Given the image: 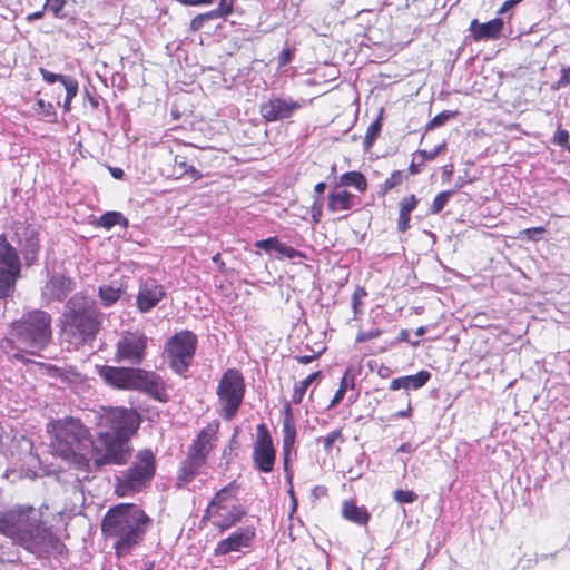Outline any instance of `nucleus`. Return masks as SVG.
<instances>
[{
  "label": "nucleus",
  "instance_id": "de8ad7c7",
  "mask_svg": "<svg viewBox=\"0 0 570 570\" xmlns=\"http://www.w3.org/2000/svg\"><path fill=\"white\" fill-rule=\"evenodd\" d=\"M343 434L340 430H334L323 439V445L326 451H330L336 441H343Z\"/></svg>",
  "mask_w": 570,
  "mask_h": 570
},
{
  "label": "nucleus",
  "instance_id": "4c0bfd02",
  "mask_svg": "<svg viewBox=\"0 0 570 570\" xmlns=\"http://www.w3.org/2000/svg\"><path fill=\"white\" fill-rule=\"evenodd\" d=\"M406 179V175L401 170H395L392 173V175L385 179L383 186H382V193H387L389 190L393 189L394 187L401 185L403 180Z\"/></svg>",
  "mask_w": 570,
  "mask_h": 570
},
{
  "label": "nucleus",
  "instance_id": "cd10ccee",
  "mask_svg": "<svg viewBox=\"0 0 570 570\" xmlns=\"http://www.w3.org/2000/svg\"><path fill=\"white\" fill-rule=\"evenodd\" d=\"M342 186H353L357 191L364 193L367 189V179L361 171H347L340 177Z\"/></svg>",
  "mask_w": 570,
  "mask_h": 570
},
{
  "label": "nucleus",
  "instance_id": "4468645a",
  "mask_svg": "<svg viewBox=\"0 0 570 570\" xmlns=\"http://www.w3.org/2000/svg\"><path fill=\"white\" fill-rule=\"evenodd\" d=\"M302 106L289 96H273L259 105V114L268 122L282 121L291 118Z\"/></svg>",
  "mask_w": 570,
  "mask_h": 570
},
{
  "label": "nucleus",
  "instance_id": "423d86ee",
  "mask_svg": "<svg viewBox=\"0 0 570 570\" xmlns=\"http://www.w3.org/2000/svg\"><path fill=\"white\" fill-rule=\"evenodd\" d=\"M48 429L55 435L51 445L57 455L72 461L81 469L89 465L85 451L89 448L95 451V441L90 440L88 430L79 420L66 417L50 423Z\"/></svg>",
  "mask_w": 570,
  "mask_h": 570
},
{
  "label": "nucleus",
  "instance_id": "2eb2a0df",
  "mask_svg": "<svg viewBox=\"0 0 570 570\" xmlns=\"http://www.w3.org/2000/svg\"><path fill=\"white\" fill-rule=\"evenodd\" d=\"M166 291L161 284L154 278H146L140 282L137 294V308L141 313L150 312L164 297Z\"/></svg>",
  "mask_w": 570,
  "mask_h": 570
},
{
  "label": "nucleus",
  "instance_id": "052dcab7",
  "mask_svg": "<svg viewBox=\"0 0 570 570\" xmlns=\"http://www.w3.org/2000/svg\"><path fill=\"white\" fill-rule=\"evenodd\" d=\"M522 0H507L501 9H500V12H504V11H508L509 9L513 8L515 4H518L519 2H521Z\"/></svg>",
  "mask_w": 570,
  "mask_h": 570
},
{
  "label": "nucleus",
  "instance_id": "9b49d317",
  "mask_svg": "<svg viewBox=\"0 0 570 570\" xmlns=\"http://www.w3.org/2000/svg\"><path fill=\"white\" fill-rule=\"evenodd\" d=\"M21 264L19 255L4 236H0V298L10 296L20 277Z\"/></svg>",
  "mask_w": 570,
  "mask_h": 570
},
{
  "label": "nucleus",
  "instance_id": "393cba45",
  "mask_svg": "<svg viewBox=\"0 0 570 570\" xmlns=\"http://www.w3.org/2000/svg\"><path fill=\"white\" fill-rule=\"evenodd\" d=\"M342 515L344 519L358 525H365L370 520V513L366 508L357 507L352 500H346L343 502Z\"/></svg>",
  "mask_w": 570,
  "mask_h": 570
},
{
  "label": "nucleus",
  "instance_id": "f704fd0d",
  "mask_svg": "<svg viewBox=\"0 0 570 570\" xmlns=\"http://www.w3.org/2000/svg\"><path fill=\"white\" fill-rule=\"evenodd\" d=\"M455 194V190H445L439 193L432 202L431 213L439 214L445 205L449 203L450 198Z\"/></svg>",
  "mask_w": 570,
  "mask_h": 570
},
{
  "label": "nucleus",
  "instance_id": "412c9836",
  "mask_svg": "<svg viewBox=\"0 0 570 570\" xmlns=\"http://www.w3.org/2000/svg\"><path fill=\"white\" fill-rule=\"evenodd\" d=\"M352 207L353 195L350 191L342 189L341 186L336 184L328 194V210L336 213L341 210H350Z\"/></svg>",
  "mask_w": 570,
  "mask_h": 570
},
{
  "label": "nucleus",
  "instance_id": "f8f14e48",
  "mask_svg": "<svg viewBox=\"0 0 570 570\" xmlns=\"http://www.w3.org/2000/svg\"><path fill=\"white\" fill-rule=\"evenodd\" d=\"M148 346V337L140 332H126L116 344L115 361L131 367L142 364Z\"/></svg>",
  "mask_w": 570,
  "mask_h": 570
},
{
  "label": "nucleus",
  "instance_id": "864d4df0",
  "mask_svg": "<svg viewBox=\"0 0 570 570\" xmlns=\"http://www.w3.org/2000/svg\"><path fill=\"white\" fill-rule=\"evenodd\" d=\"M293 57V50L291 48H285L282 50L279 57H278V66L284 67L286 66Z\"/></svg>",
  "mask_w": 570,
  "mask_h": 570
},
{
  "label": "nucleus",
  "instance_id": "20e7f679",
  "mask_svg": "<svg viewBox=\"0 0 570 570\" xmlns=\"http://www.w3.org/2000/svg\"><path fill=\"white\" fill-rule=\"evenodd\" d=\"M150 519L137 505L120 503L108 510L101 522L106 538L115 540L118 557L127 554L142 539Z\"/></svg>",
  "mask_w": 570,
  "mask_h": 570
},
{
  "label": "nucleus",
  "instance_id": "680f3d73",
  "mask_svg": "<svg viewBox=\"0 0 570 570\" xmlns=\"http://www.w3.org/2000/svg\"><path fill=\"white\" fill-rule=\"evenodd\" d=\"M413 451H414V449L412 448L411 443H409V442L402 443L397 448V452L411 453Z\"/></svg>",
  "mask_w": 570,
  "mask_h": 570
},
{
  "label": "nucleus",
  "instance_id": "13d9d810",
  "mask_svg": "<svg viewBox=\"0 0 570 570\" xmlns=\"http://www.w3.org/2000/svg\"><path fill=\"white\" fill-rule=\"evenodd\" d=\"M302 256H303V254L301 252L296 250L295 248H293L291 246H287L285 257H287L289 259H294L296 257H302Z\"/></svg>",
  "mask_w": 570,
  "mask_h": 570
},
{
  "label": "nucleus",
  "instance_id": "37998d69",
  "mask_svg": "<svg viewBox=\"0 0 570 570\" xmlns=\"http://www.w3.org/2000/svg\"><path fill=\"white\" fill-rule=\"evenodd\" d=\"M66 1L65 0H47L43 10H48L53 13L55 17L60 18L62 17V9L65 7Z\"/></svg>",
  "mask_w": 570,
  "mask_h": 570
},
{
  "label": "nucleus",
  "instance_id": "f257e3e1",
  "mask_svg": "<svg viewBox=\"0 0 570 570\" xmlns=\"http://www.w3.org/2000/svg\"><path fill=\"white\" fill-rule=\"evenodd\" d=\"M140 425L139 414L132 409H102L98 421V433L95 441V462L105 464H125L130 456V438Z\"/></svg>",
  "mask_w": 570,
  "mask_h": 570
},
{
  "label": "nucleus",
  "instance_id": "c756f323",
  "mask_svg": "<svg viewBox=\"0 0 570 570\" xmlns=\"http://www.w3.org/2000/svg\"><path fill=\"white\" fill-rule=\"evenodd\" d=\"M122 294V287L119 284L101 285L98 289L99 298L106 307L115 304Z\"/></svg>",
  "mask_w": 570,
  "mask_h": 570
},
{
  "label": "nucleus",
  "instance_id": "5701e85b",
  "mask_svg": "<svg viewBox=\"0 0 570 570\" xmlns=\"http://www.w3.org/2000/svg\"><path fill=\"white\" fill-rule=\"evenodd\" d=\"M206 460L187 454V458L183 461L181 466L178 471V484L190 482L193 478L198 474L200 468L205 464Z\"/></svg>",
  "mask_w": 570,
  "mask_h": 570
},
{
  "label": "nucleus",
  "instance_id": "3c124183",
  "mask_svg": "<svg viewBox=\"0 0 570 570\" xmlns=\"http://www.w3.org/2000/svg\"><path fill=\"white\" fill-rule=\"evenodd\" d=\"M37 106L39 108V110L46 116V117H53L56 114H55V110H53V106L52 104L50 102H46L45 100L42 99H38L37 100Z\"/></svg>",
  "mask_w": 570,
  "mask_h": 570
},
{
  "label": "nucleus",
  "instance_id": "e433bc0d",
  "mask_svg": "<svg viewBox=\"0 0 570 570\" xmlns=\"http://www.w3.org/2000/svg\"><path fill=\"white\" fill-rule=\"evenodd\" d=\"M66 89V98L63 102V109L68 111L70 109V104L72 99L77 96L78 92V82L73 78L66 79L63 83Z\"/></svg>",
  "mask_w": 570,
  "mask_h": 570
},
{
  "label": "nucleus",
  "instance_id": "bb28decb",
  "mask_svg": "<svg viewBox=\"0 0 570 570\" xmlns=\"http://www.w3.org/2000/svg\"><path fill=\"white\" fill-rule=\"evenodd\" d=\"M173 176L176 178L188 177L193 181L202 178V174L193 165L188 164L187 157L176 155L173 165Z\"/></svg>",
  "mask_w": 570,
  "mask_h": 570
},
{
  "label": "nucleus",
  "instance_id": "a211bd4d",
  "mask_svg": "<svg viewBox=\"0 0 570 570\" xmlns=\"http://www.w3.org/2000/svg\"><path fill=\"white\" fill-rule=\"evenodd\" d=\"M469 29L475 41L498 39L503 29V21L495 18L485 23H480L476 19H473Z\"/></svg>",
  "mask_w": 570,
  "mask_h": 570
},
{
  "label": "nucleus",
  "instance_id": "09e8293b",
  "mask_svg": "<svg viewBox=\"0 0 570 570\" xmlns=\"http://www.w3.org/2000/svg\"><path fill=\"white\" fill-rule=\"evenodd\" d=\"M381 330L377 327H372L368 331H360L356 335V342L361 343L370 341L372 338H376L381 335Z\"/></svg>",
  "mask_w": 570,
  "mask_h": 570
},
{
  "label": "nucleus",
  "instance_id": "774afa93",
  "mask_svg": "<svg viewBox=\"0 0 570 570\" xmlns=\"http://www.w3.org/2000/svg\"><path fill=\"white\" fill-rule=\"evenodd\" d=\"M325 189H326V184L321 181L315 185L314 193L317 195H321L324 193Z\"/></svg>",
  "mask_w": 570,
  "mask_h": 570
},
{
  "label": "nucleus",
  "instance_id": "58836bf2",
  "mask_svg": "<svg viewBox=\"0 0 570 570\" xmlns=\"http://www.w3.org/2000/svg\"><path fill=\"white\" fill-rule=\"evenodd\" d=\"M458 111L445 110L438 114L426 126L428 130L443 126L448 120L454 118Z\"/></svg>",
  "mask_w": 570,
  "mask_h": 570
},
{
  "label": "nucleus",
  "instance_id": "79ce46f5",
  "mask_svg": "<svg viewBox=\"0 0 570 570\" xmlns=\"http://www.w3.org/2000/svg\"><path fill=\"white\" fill-rule=\"evenodd\" d=\"M393 498L399 503H412L417 499V494L411 490H396L393 493Z\"/></svg>",
  "mask_w": 570,
  "mask_h": 570
},
{
  "label": "nucleus",
  "instance_id": "4d7b16f0",
  "mask_svg": "<svg viewBox=\"0 0 570 570\" xmlns=\"http://www.w3.org/2000/svg\"><path fill=\"white\" fill-rule=\"evenodd\" d=\"M404 386H405L404 380H403V376H401V377L393 379L390 383L389 389L391 391H397V390L404 389Z\"/></svg>",
  "mask_w": 570,
  "mask_h": 570
},
{
  "label": "nucleus",
  "instance_id": "aec40b11",
  "mask_svg": "<svg viewBox=\"0 0 570 570\" xmlns=\"http://www.w3.org/2000/svg\"><path fill=\"white\" fill-rule=\"evenodd\" d=\"M235 498L236 487L235 483L232 482L215 494L206 509L205 518L215 514L216 511L228 510L229 505L234 504L233 501Z\"/></svg>",
  "mask_w": 570,
  "mask_h": 570
},
{
  "label": "nucleus",
  "instance_id": "8fccbe9b",
  "mask_svg": "<svg viewBox=\"0 0 570 570\" xmlns=\"http://www.w3.org/2000/svg\"><path fill=\"white\" fill-rule=\"evenodd\" d=\"M277 238L276 237H269L266 239L257 240L255 243V247L259 249H264L266 252L274 250L275 245H277Z\"/></svg>",
  "mask_w": 570,
  "mask_h": 570
},
{
  "label": "nucleus",
  "instance_id": "338daca9",
  "mask_svg": "<svg viewBox=\"0 0 570 570\" xmlns=\"http://www.w3.org/2000/svg\"><path fill=\"white\" fill-rule=\"evenodd\" d=\"M43 11H45V10L42 9V10H40V11H36V12H33V13H30V14L27 17V19H28L29 21H35V20L41 19V18L43 17Z\"/></svg>",
  "mask_w": 570,
  "mask_h": 570
},
{
  "label": "nucleus",
  "instance_id": "e2e57ef3",
  "mask_svg": "<svg viewBox=\"0 0 570 570\" xmlns=\"http://www.w3.org/2000/svg\"><path fill=\"white\" fill-rule=\"evenodd\" d=\"M423 164V161H421L420 164H415L414 161L409 166V173L411 175H416L421 171V165Z\"/></svg>",
  "mask_w": 570,
  "mask_h": 570
},
{
  "label": "nucleus",
  "instance_id": "ddd939ff",
  "mask_svg": "<svg viewBox=\"0 0 570 570\" xmlns=\"http://www.w3.org/2000/svg\"><path fill=\"white\" fill-rule=\"evenodd\" d=\"M276 452L271 434L265 424H259L256 431V441L253 449V461L257 470L264 473L273 471Z\"/></svg>",
  "mask_w": 570,
  "mask_h": 570
},
{
  "label": "nucleus",
  "instance_id": "c03bdc74",
  "mask_svg": "<svg viewBox=\"0 0 570 570\" xmlns=\"http://www.w3.org/2000/svg\"><path fill=\"white\" fill-rule=\"evenodd\" d=\"M366 296V292L363 288H357L352 295V307L354 312L355 318L362 313L360 309V305L362 304V299Z\"/></svg>",
  "mask_w": 570,
  "mask_h": 570
},
{
  "label": "nucleus",
  "instance_id": "473e14b6",
  "mask_svg": "<svg viewBox=\"0 0 570 570\" xmlns=\"http://www.w3.org/2000/svg\"><path fill=\"white\" fill-rule=\"evenodd\" d=\"M40 245L38 237L35 236V233L30 235V237L26 240L23 245L24 259L28 265L35 263L38 256Z\"/></svg>",
  "mask_w": 570,
  "mask_h": 570
},
{
  "label": "nucleus",
  "instance_id": "a19ab883",
  "mask_svg": "<svg viewBox=\"0 0 570 570\" xmlns=\"http://www.w3.org/2000/svg\"><path fill=\"white\" fill-rule=\"evenodd\" d=\"M215 19V13L210 11L205 13H199L195 18L191 19L189 29L191 31H198L203 28L205 21Z\"/></svg>",
  "mask_w": 570,
  "mask_h": 570
},
{
  "label": "nucleus",
  "instance_id": "6e6552de",
  "mask_svg": "<svg viewBox=\"0 0 570 570\" xmlns=\"http://www.w3.org/2000/svg\"><path fill=\"white\" fill-rule=\"evenodd\" d=\"M156 471L155 454L144 449L137 452L131 466L120 471L115 478V490L119 497L131 495L145 488Z\"/></svg>",
  "mask_w": 570,
  "mask_h": 570
},
{
  "label": "nucleus",
  "instance_id": "6ab92c4d",
  "mask_svg": "<svg viewBox=\"0 0 570 570\" xmlns=\"http://www.w3.org/2000/svg\"><path fill=\"white\" fill-rule=\"evenodd\" d=\"M246 515V510L240 504H232L228 510L216 511L209 518L214 519V525L224 532L239 522Z\"/></svg>",
  "mask_w": 570,
  "mask_h": 570
},
{
  "label": "nucleus",
  "instance_id": "0e129e2a",
  "mask_svg": "<svg viewBox=\"0 0 570 570\" xmlns=\"http://www.w3.org/2000/svg\"><path fill=\"white\" fill-rule=\"evenodd\" d=\"M212 259L218 266L219 271L223 272L225 264L220 258V254L219 253L215 254Z\"/></svg>",
  "mask_w": 570,
  "mask_h": 570
},
{
  "label": "nucleus",
  "instance_id": "b1692460",
  "mask_svg": "<svg viewBox=\"0 0 570 570\" xmlns=\"http://www.w3.org/2000/svg\"><path fill=\"white\" fill-rule=\"evenodd\" d=\"M417 203L419 202L415 195H409L400 200V212L397 219L399 232L405 233L410 228L411 213L416 208Z\"/></svg>",
  "mask_w": 570,
  "mask_h": 570
},
{
  "label": "nucleus",
  "instance_id": "7c9ffc66",
  "mask_svg": "<svg viewBox=\"0 0 570 570\" xmlns=\"http://www.w3.org/2000/svg\"><path fill=\"white\" fill-rule=\"evenodd\" d=\"M431 379V373L429 371L422 370L414 375L403 376L404 380V390H419L424 386L428 381Z\"/></svg>",
  "mask_w": 570,
  "mask_h": 570
},
{
  "label": "nucleus",
  "instance_id": "72a5a7b5",
  "mask_svg": "<svg viewBox=\"0 0 570 570\" xmlns=\"http://www.w3.org/2000/svg\"><path fill=\"white\" fill-rule=\"evenodd\" d=\"M100 226L111 228L116 225L127 226L128 220L119 212H107L100 217Z\"/></svg>",
  "mask_w": 570,
  "mask_h": 570
},
{
  "label": "nucleus",
  "instance_id": "39448f33",
  "mask_svg": "<svg viewBox=\"0 0 570 570\" xmlns=\"http://www.w3.org/2000/svg\"><path fill=\"white\" fill-rule=\"evenodd\" d=\"M98 374L107 385L114 389L138 391L160 402L168 400L164 380L153 371L105 365L99 368Z\"/></svg>",
  "mask_w": 570,
  "mask_h": 570
},
{
  "label": "nucleus",
  "instance_id": "c9c22d12",
  "mask_svg": "<svg viewBox=\"0 0 570 570\" xmlns=\"http://www.w3.org/2000/svg\"><path fill=\"white\" fill-rule=\"evenodd\" d=\"M381 127H382L381 118H377L375 121H373L367 127V130H366V134L364 137V141H363L365 149H370L372 147L374 140L376 139V137L379 136V134L381 131Z\"/></svg>",
  "mask_w": 570,
  "mask_h": 570
},
{
  "label": "nucleus",
  "instance_id": "0eeeda50",
  "mask_svg": "<svg viewBox=\"0 0 570 570\" xmlns=\"http://www.w3.org/2000/svg\"><path fill=\"white\" fill-rule=\"evenodd\" d=\"M63 318L66 330L77 333L81 341L96 337L101 326V313L96 303L77 293L65 305Z\"/></svg>",
  "mask_w": 570,
  "mask_h": 570
},
{
  "label": "nucleus",
  "instance_id": "2f4dec72",
  "mask_svg": "<svg viewBox=\"0 0 570 570\" xmlns=\"http://www.w3.org/2000/svg\"><path fill=\"white\" fill-rule=\"evenodd\" d=\"M321 372L317 371L315 373L309 374L307 377H305L303 381H301L298 384L295 385L294 392L292 395V402L294 404H299L306 393V390L308 386L320 377Z\"/></svg>",
  "mask_w": 570,
  "mask_h": 570
},
{
  "label": "nucleus",
  "instance_id": "4be33fe9",
  "mask_svg": "<svg viewBox=\"0 0 570 570\" xmlns=\"http://www.w3.org/2000/svg\"><path fill=\"white\" fill-rule=\"evenodd\" d=\"M215 436V431L212 428L203 429L197 439L189 446L188 453L202 459L207 460V455L212 450V441Z\"/></svg>",
  "mask_w": 570,
  "mask_h": 570
},
{
  "label": "nucleus",
  "instance_id": "c85d7f7f",
  "mask_svg": "<svg viewBox=\"0 0 570 570\" xmlns=\"http://www.w3.org/2000/svg\"><path fill=\"white\" fill-rule=\"evenodd\" d=\"M355 386V374L351 367H347L340 383V387L332 399L328 407L336 406L344 397L347 389H354Z\"/></svg>",
  "mask_w": 570,
  "mask_h": 570
},
{
  "label": "nucleus",
  "instance_id": "dca6fc26",
  "mask_svg": "<svg viewBox=\"0 0 570 570\" xmlns=\"http://www.w3.org/2000/svg\"><path fill=\"white\" fill-rule=\"evenodd\" d=\"M255 538V529L252 527L239 528L229 534L226 539L220 540L215 550V556H224L230 552H239L244 548H248Z\"/></svg>",
  "mask_w": 570,
  "mask_h": 570
},
{
  "label": "nucleus",
  "instance_id": "a878e982",
  "mask_svg": "<svg viewBox=\"0 0 570 570\" xmlns=\"http://www.w3.org/2000/svg\"><path fill=\"white\" fill-rule=\"evenodd\" d=\"M283 433H284V438H283L284 468H285V470H287L289 449L293 446L295 436H296V430L292 422V416H291V406L288 404L286 405V415L283 421Z\"/></svg>",
  "mask_w": 570,
  "mask_h": 570
},
{
  "label": "nucleus",
  "instance_id": "5fc2aeb1",
  "mask_svg": "<svg viewBox=\"0 0 570 570\" xmlns=\"http://www.w3.org/2000/svg\"><path fill=\"white\" fill-rule=\"evenodd\" d=\"M569 141V132L564 129H559L554 136V142L559 146H564Z\"/></svg>",
  "mask_w": 570,
  "mask_h": 570
},
{
  "label": "nucleus",
  "instance_id": "9d476101",
  "mask_svg": "<svg viewBox=\"0 0 570 570\" xmlns=\"http://www.w3.org/2000/svg\"><path fill=\"white\" fill-rule=\"evenodd\" d=\"M197 336L190 331H181L169 338L166 345L169 366L174 372L183 374L194 358Z\"/></svg>",
  "mask_w": 570,
  "mask_h": 570
},
{
  "label": "nucleus",
  "instance_id": "69168bd1",
  "mask_svg": "<svg viewBox=\"0 0 570 570\" xmlns=\"http://www.w3.org/2000/svg\"><path fill=\"white\" fill-rule=\"evenodd\" d=\"M286 249H287V245L277 240V245H275L274 250L285 257Z\"/></svg>",
  "mask_w": 570,
  "mask_h": 570
},
{
  "label": "nucleus",
  "instance_id": "49530a36",
  "mask_svg": "<svg viewBox=\"0 0 570 570\" xmlns=\"http://www.w3.org/2000/svg\"><path fill=\"white\" fill-rule=\"evenodd\" d=\"M446 149V144L442 142L438 145L433 150L426 151V150H419L417 155L422 157V161L425 160H434L436 156L441 153H443Z\"/></svg>",
  "mask_w": 570,
  "mask_h": 570
},
{
  "label": "nucleus",
  "instance_id": "f03ea898",
  "mask_svg": "<svg viewBox=\"0 0 570 570\" xmlns=\"http://www.w3.org/2000/svg\"><path fill=\"white\" fill-rule=\"evenodd\" d=\"M0 534L32 553H61L63 544L33 507H17L0 513Z\"/></svg>",
  "mask_w": 570,
  "mask_h": 570
},
{
  "label": "nucleus",
  "instance_id": "bf43d9fd",
  "mask_svg": "<svg viewBox=\"0 0 570 570\" xmlns=\"http://www.w3.org/2000/svg\"><path fill=\"white\" fill-rule=\"evenodd\" d=\"M296 361L301 364H308L311 362H313L314 360L317 358V355H302V356H296L295 357Z\"/></svg>",
  "mask_w": 570,
  "mask_h": 570
},
{
  "label": "nucleus",
  "instance_id": "a18cd8bd",
  "mask_svg": "<svg viewBox=\"0 0 570 570\" xmlns=\"http://www.w3.org/2000/svg\"><path fill=\"white\" fill-rule=\"evenodd\" d=\"M42 79L48 83H55L56 81H60L62 85L66 82V79H69V76L53 73L45 68L39 69Z\"/></svg>",
  "mask_w": 570,
  "mask_h": 570
},
{
  "label": "nucleus",
  "instance_id": "603ef678",
  "mask_svg": "<svg viewBox=\"0 0 570 570\" xmlns=\"http://www.w3.org/2000/svg\"><path fill=\"white\" fill-rule=\"evenodd\" d=\"M560 78L556 83L557 88L567 87L570 83V66L561 69Z\"/></svg>",
  "mask_w": 570,
  "mask_h": 570
},
{
  "label": "nucleus",
  "instance_id": "1a4fd4ad",
  "mask_svg": "<svg viewBox=\"0 0 570 570\" xmlns=\"http://www.w3.org/2000/svg\"><path fill=\"white\" fill-rule=\"evenodd\" d=\"M245 394L243 375L238 370H227L217 386L219 414L232 420L238 412Z\"/></svg>",
  "mask_w": 570,
  "mask_h": 570
},
{
  "label": "nucleus",
  "instance_id": "6e6d98bb",
  "mask_svg": "<svg viewBox=\"0 0 570 570\" xmlns=\"http://www.w3.org/2000/svg\"><path fill=\"white\" fill-rule=\"evenodd\" d=\"M546 232L543 227H531L527 228L522 232V234L527 235L529 238H534L537 235H542Z\"/></svg>",
  "mask_w": 570,
  "mask_h": 570
},
{
  "label": "nucleus",
  "instance_id": "f3484780",
  "mask_svg": "<svg viewBox=\"0 0 570 570\" xmlns=\"http://www.w3.org/2000/svg\"><path fill=\"white\" fill-rule=\"evenodd\" d=\"M73 289L71 278L53 274L42 288V297L47 301H63Z\"/></svg>",
  "mask_w": 570,
  "mask_h": 570
},
{
  "label": "nucleus",
  "instance_id": "ea45409f",
  "mask_svg": "<svg viewBox=\"0 0 570 570\" xmlns=\"http://www.w3.org/2000/svg\"><path fill=\"white\" fill-rule=\"evenodd\" d=\"M234 1L233 0H220L218 8L212 10L215 13V19L225 18L233 12Z\"/></svg>",
  "mask_w": 570,
  "mask_h": 570
},
{
  "label": "nucleus",
  "instance_id": "7ed1b4c3",
  "mask_svg": "<svg viewBox=\"0 0 570 570\" xmlns=\"http://www.w3.org/2000/svg\"><path fill=\"white\" fill-rule=\"evenodd\" d=\"M51 337V316L45 311L32 309L10 324L4 348L16 350L11 356L27 363L26 354L38 355L49 345Z\"/></svg>",
  "mask_w": 570,
  "mask_h": 570
}]
</instances>
